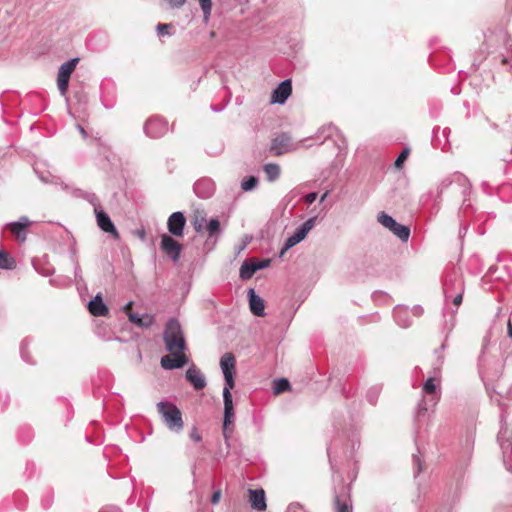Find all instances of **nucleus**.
I'll use <instances>...</instances> for the list:
<instances>
[{
	"instance_id": "obj_24",
	"label": "nucleus",
	"mask_w": 512,
	"mask_h": 512,
	"mask_svg": "<svg viewBox=\"0 0 512 512\" xmlns=\"http://www.w3.org/2000/svg\"><path fill=\"white\" fill-rule=\"evenodd\" d=\"M88 309L93 316H106L109 312L100 294L89 301Z\"/></svg>"
},
{
	"instance_id": "obj_39",
	"label": "nucleus",
	"mask_w": 512,
	"mask_h": 512,
	"mask_svg": "<svg viewBox=\"0 0 512 512\" xmlns=\"http://www.w3.org/2000/svg\"><path fill=\"white\" fill-rule=\"evenodd\" d=\"M28 345H29V341L28 339H24L22 342H21V345H20V354H21V357L23 359V361H25L26 363H29V364H33L34 362L31 361L30 359V355L27 351V348H28Z\"/></svg>"
},
{
	"instance_id": "obj_57",
	"label": "nucleus",
	"mask_w": 512,
	"mask_h": 512,
	"mask_svg": "<svg viewBox=\"0 0 512 512\" xmlns=\"http://www.w3.org/2000/svg\"><path fill=\"white\" fill-rule=\"evenodd\" d=\"M299 192H297L295 189L291 190L289 194L286 196L291 201L294 197L298 196Z\"/></svg>"
},
{
	"instance_id": "obj_13",
	"label": "nucleus",
	"mask_w": 512,
	"mask_h": 512,
	"mask_svg": "<svg viewBox=\"0 0 512 512\" xmlns=\"http://www.w3.org/2000/svg\"><path fill=\"white\" fill-rule=\"evenodd\" d=\"M186 224V218L180 211L172 213L167 221L168 231L177 237L183 236L184 227Z\"/></svg>"
},
{
	"instance_id": "obj_38",
	"label": "nucleus",
	"mask_w": 512,
	"mask_h": 512,
	"mask_svg": "<svg viewBox=\"0 0 512 512\" xmlns=\"http://www.w3.org/2000/svg\"><path fill=\"white\" fill-rule=\"evenodd\" d=\"M409 153H410V149L408 147H405L401 153L398 155V157L396 158L395 160V167L397 169H401L404 165V162L407 160L408 156H409Z\"/></svg>"
},
{
	"instance_id": "obj_19",
	"label": "nucleus",
	"mask_w": 512,
	"mask_h": 512,
	"mask_svg": "<svg viewBox=\"0 0 512 512\" xmlns=\"http://www.w3.org/2000/svg\"><path fill=\"white\" fill-rule=\"evenodd\" d=\"M30 225V220L26 216H22L18 221L6 224V228L17 236L18 239L24 241L26 239L25 229Z\"/></svg>"
},
{
	"instance_id": "obj_40",
	"label": "nucleus",
	"mask_w": 512,
	"mask_h": 512,
	"mask_svg": "<svg viewBox=\"0 0 512 512\" xmlns=\"http://www.w3.org/2000/svg\"><path fill=\"white\" fill-rule=\"evenodd\" d=\"M430 407H433L431 405L430 397L428 399L423 398L417 406V415H425V413L429 410Z\"/></svg>"
},
{
	"instance_id": "obj_53",
	"label": "nucleus",
	"mask_w": 512,
	"mask_h": 512,
	"mask_svg": "<svg viewBox=\"0 0 512 512\" xmlns=\"http://www.w3.org/2000/svg\"><path fill=\"white\" fill-rule=\"evenodd\" d=\"M99 512H122L120 508L116 506L103 507Z\"/></svg>"
},
{
	"instance_id": "obj_34",
	"label": "nucleus",
	"mask_w": 512,
	"mask_h": 512,
	"mask_svg": "<svg viewBox=\"0 0 512 512\" xmlns=\"http://www.w3.org/2000/svg\"><path fill=\"white\" fill-rule=\"evenodd\" d=\"M290 388V382L285 378H279L274 381L273 389L275 394L283 393L285 391L290 390Z\"/></svg>"
},
{
	"instance_id": "obj_27",
	"label": "nucleus",
	"mask_w": 512,
	"mask_h": 512,
	"mask_svg": "<svg viewBox=\"0 0 512 512\" xmlns=\"http://www.w3.org/2000/svg\"><path fill=\"white\" fill-rule=\"evenodd\" d=\"M445 347L446 345L443 343L438 349L434 351L435 360L432 363L430 374L441 377V371L444 364L443 351L445 350Z\"/></svg>"
},
{
	"instance_id": "obj_4",
	"label": "nucleus",
	"mask_w": 512,
	"mask_h": 512,
	"mask_svg": "<svg viewBox=\"0 0 512 512\" xmlns=\"http://www.w3.org/2000/svg\"><path fill=\"white\" fill-rule=\"evenodd\" d=\"M224 418H223V436L227 441L234 429V406L231 391H223Z\"/></svg>"
},
{
	"instance_id": "obj_9",
	"label": "nucleus",
	"mask_w": 512,
	"mask_h": 512,
	"mask_svg": "<svg viewBox=\"0 0 512 512\" xmlns=\"http://www.w3.org/2000/svg\"><path fill=\"white\" fill-rule=\"evenodd\" d=\"M168 131V122L159 117L154 116L149 118L144 124V132L150 138H160Z\"/></svg>"
},
{
	"instance_id": "obj_25",
	"label": "nucleus",
	"mask_w": 512,
	"mask_h": 512,
	"mask_svg": "<svg viewBox=\"0 0 512 512\" xmlns=\"http://www.w3.org/2000/svg\"><path fill=\"white\" fill-rule=\"evenodd\" d=\"M393 316L396 323L402 327L407 328L411 325V317L408 308L403 306H396L393 311Z\"/></svg>"
},
{
	"instance_id": "obj_29",
	"label": "nucleus",
	"mask_w": 512,
	"mask_h": 512,
	"mask_svg": "<svg viewBox=\"0 0 512 512\" xmlns=\"http://www.w3.org/2000/svg\"><path fill=\"white\" fill-rule=\"evenodd\" d=\"M456 293H451L450 290H447L446 294H444L446 301H452V303L458 307L462 303L463 294L465 287L459 281L456 283Z\"/></svg>"
},
{
	"instance_id": "obj_30",
	"label": "nucleus",
	"mask_w": 512,
	"mask_h": 512,
	"mask_svg": "<svg viewBox=\"0 0 512 512\" xmlns=\"http://www.w3.org/2000/svg\"><path fill=\"white\" fill-rule=\"evenodd\" d=\"M498 327L496 324H494L491 329L489 330L488 334L484 338L483 347H482V353L480 356V362L481 364H484L486 361V354L488 353L491 345V340L493 336L498 332Z\"/></svg>"
},
{
	"instance_id": "obj_32",
	"label": "nucleus",
	"mask_w": 512,
	"mask_h": 512,
	"mask_svg": "<svg viewBox=\"0 0 512 512\" xmlns=\"http://www.w3.org/2000/svg\"><path fill=\"white\" fill-rule=\"evenodd\" d=\"M206 230H207L208 236L210 238H213V237L218 238L219 235L221 234L219 220L216 218L210 219L206 225Z\"/></svg>"
},
{
	"instance_id": "obj_64",
	"label": "nucleus",
	"mask_w": 512,
	"mask_h": 512,
	"mask_svg": "<svg viewBox=\"0 0 512 512\" xmlns=\"http://www.w3.org/2000/svg\"><path fill=\"white\" fill-rule=\"evenodd\" d=\"M210 36H211L212 38H213V37H215V32H214V31H212V32L210 33Z\"/></svg>"
},
{
	"instance_id": "obj_14",
	"label": "nucleus",
	"mask_w": 512,
	"mask_h": 512,
	"mask_svg": "<svg viewBox=\"0 0 512 512\" xmlns=\"http://www.w3.org/2000/svg\"><path fill=\"white\" fill-rule=\"evenodd\" d=\"M292 93V82L290 79L283 80L272 92V103L284 104Z\"/></svg>"
},
{
	"instance_id": "obj_58",
	"label": "nucleus",
	"mask_w": 512,
	"mask_h": 512,
	"mask_svg": "<svg viewBox=\"0 0 512 512\" xmlns=\"http://www.w3.org/2000/svg\"><path fill=\"white\" fill-rule=\"evenodd\" d=\"M451 184V182H447V181H443L441 184H440V193L443 191L444 188L448 187L449 185Z\"/></svg>"
},
{
	"instance_id": "obj_3",
	"label": "nucleus",
	"mask_w": 512,
	"mask_h": 512,
	"mask_svg": "<svg viewBox=\"0 0 512 512\" xmlns=\"http://www.w3.org/2000/svg\"><path fill=\"white\" fill-rule=\"evenodd\" d=\"M377 221L390 230L397 238L402 242H407L410 237V228L406 225H402L385 212H380L377 215Z\"/></svg>"
},
{
	"instance_id": "obj_15",
	"label": "nucleus",
	"mask_w": 512,
	"mask_h": 512,
	"mask_svg": "<svg viewBox=\"0 0 512 512\" xmlns=\"http://www.w3.org/2000/svg\"><path fill=\"white\" fill-rule=\"evenodd\" d=\"M174 358L165 355L161 358V366L166 370L181 368L187 363V357L183 352H171Z\"/></svg>"
},
{
	"instance_id": "obj_61",
	"label": "nucleus",
	"mask_w": 512,
	"mask_h": 512,
	"mask_svg": "<svg viewBox=\"0 0 512 512\" xmlns=\"http://www.w3.org/2000/svg\"><path fill=\"white\" fill-rule=\"evenodd\" d=\"M78 129H79V131H80L81 135H82L84 138H86V137H87V133H86L85 129H84L82 126H78Z\"/></svg>"
},
{
	"instance_id": "obj_6",
	"label": "nucleus",
	"mask_w": 512,
	"mask_h": 512,
	"mask_svg": "<svg viewBox=\"0 0 512 512\" xmlns=\"http://www.w3.org/2000/svg\"><path fill=\"white\" fill-rule=\"evenodd\" d=\"M78 61V58L70 59L63 63L59 68L57 75V86L62 96H65L67 94L70 76L72 72L75 70Z\"/></svg>"
},
{
	"instance_id": "obj_10",
	"label": "nucleus",
	"mask_w": 512,
	"mask_h": 512,
	"mask_svg": "<svg viewBox=\"0 0 512 512\" xmlns=\"http://www.w3.org/2000/svg\"><path fill=\"white\" fill-rule=\"evenodd\" d=\"M160 248L173 262H177L179 260L183 249L182 245L178 241L167 234H163L161 236Z\"/></svg>"
},
{
	"instance_id": "obj_46",
	"label": "nucleus",
	"mask_w": 512,
	"mask_h": 512,
	"mask_svg": "<svg viewBox=\"0 0 512 512\" xmlns=\"http://www.w3.org/2000/svg\"><path fill=\"white\" fill-rule=\"evenodd\" d=\"M172 27L171 24H162L159 23L156 27L157 32L160 36L169 35V29Z\"/></svg>"
},
{
	"instance_id": "obj_35",
	"label": "nucleus",
	"mask_w": 512,
	"mask_h": 512,
	"mask_svg": "<svg viewBox=\"0 0 512 512\" xmlns=\"http://www.w3.org/2000/svg\"><path fill=\"white\" fill-rule=\"evenodd\" d=\"M301 241L296 237V235L292 234L291 236H289L285 243H284V246L283 248L281 249L280 253H279V257H283V255L289 250L291 249L292 247H294L295 245H297L298 243H300Z\"/></svg>"
},
{
	"instance_id": "obj_16",
	"label": "nucleus",
	"mask_w": 512,
	"mask_h": 512,
	"mask_svg": "<svg viewBox=\"0 0 512 512\" xmlns=\"http://www.w3.org/2000/svg\"><path fill=\"white\" fill-rule=\"evenodd\" d=\"M193 190L199 198L207 199L214 194L215 185L210 178H201L195 182Z\"/></svg>"
},
{
	"instance_id": "obj_28",
	"label": "nucleus",
	"mask_w": 512,
	"mask_h": 512,
	"mask_svg": "<svg viewBox=\"0 0 512 512\" xmlns=\"http://www.w3.org/2000/svg\"><path fill=\"white\" fill-rule=\"evenodd\" d=\"M316 219L317 217L314 216V217H310L309 219H307L303 224H301L296 230L295 232L293 233L294 235H296V237L302 241L306 236L307 234L313 229V227L315 226L316 224Z\"/></svg>"
},
{
	"instance_id": "obj_5",
	"label": "nucleus",
	"mask_w": 512,
	"mask_h": 512,
	"mask_svg": "<svg viewBox=\"0 0 512 512\" xmlns=\"http://www.w3.org/2000/svg\"><path fill=\"white\" fill-rule=\"evenodd\" d=\"M235 364L236 360L232 353L227 352L221 356L220 366L224 375L223 391H231L235 386Z\"/></svg>"
},
{
	"instance_id": "obj_31",
	"label": "nucleus",
	"mask_w": 512,
	"mask_h": 512,
	"mask_svg": "<svg viewBox=\"0 0 512 512\" xmlns=\"http://www.w3.org/2000/svg\"><path fill=\"white\" fill-rule=\"evenodd\" d=\"M264 173L266 175V179L269 182L276 181L280 176V166L276 163H268L263 167Z\"/></svg>"
},
{
	"instance_id": "obj_37",
	"label": "nucleus",
	"mask_w": 512,
	"mask_h": 512,
	"mask_svg": "<svg viewBox=\"0 0 512 512\" xmlns=\"http://www.w3.org/2000/svg\"><path fill=\"white\" fill-rule=\"evenodd\" d=\"M193 227H194V230L197 232V233H200L202 232L204 229H206V225H207V221H206V218L205 216L201 215V216H195L194 220H193Z\"/></svg>"
},
{
	"instance_id": "obj_8",
	"label": "nucleus",
	"mask_w": 512,
	"mask_h": 512,
	"mask_svg": "<svg viewBox=\"0 0 512 512\" xmlns=\"http://www.w3.org/2000/svg\"><path fill=\"white\" fill-rule=\"evenodd\" d=\"M296 149L297 145L292 143L291 136L288 133L277 135L272 139L270 145V151L275 156H280Z\"/></svg>"
},
{
	"instance_id": "obj_21",
	"label": "nucleus",
	"mask_w": 512,
	"mask_h": 512,
	"mask_svg": "<svg viewBox=\"0 0 512 512\" xmlns=\"http://www.w3.org/2000/svg\"><path fill=\"white\" fill-rule=\"evenodd\" d=\"M251 507L257 511H264L267 508L265 492L263 489H250Z\"/></svg>"
},
{
	"instance_id": "obj_26",
	"label": "nucleus",
	"mask_w": 512,
	"mask_h": 512,
	"mask_svg": "<svg viewBox=\"0 0 512 512\" xmlns=\"http://www.w3.org/2000/svg\"><path fill=\"white\" fill-rule=\"evenodd\" d=\"M458 281L464 285L463 277L458 271L454 270L452 273L448 274L443 285L444 294L448 292L447 290H450L451 293H456V283H458Z\"/></svg>"
},
{
	"instance_id": "obj_48",
	"label": "nucleus",
	"mask_w": 512,
	"mask_h": 512,
	"mask_svg": "<svg viewBox=\"0 0 512 512\" xmlns=\"http://www.w3.org/2000/svg\"><path fill=\"white\" fill-rule=\"evenodd\" d=\"M190 438L195 442H200L202 440V436L200 435L196 427H193V429L191 430Z\"/></svg>"
},
{
	"instance_id": "obj_7",
	"label": "nucleus",
	"mask_w": 512,
	"mask_h": 512,
	"mask_svg": "<svg viewBox=\"0 0 512 512\" xmlns=\"http://www.w3.org/2000/svg\"><path fill=\"white\" fill-rule=\"evenodd\" d=\"M499 406L501 409L500 413V431L498 433V442L503 450V453L506 452H512V428L509 429L508 424L506 422L507 416H506V410L502 406V404L499 402Z\"/></svg>"
},
{
	"instance_id": "obj_20",
	"label": "nucleus",
	"mask_w": 512,
	"mask_h": 512,
	"mask_svg": "<svg viewBox=\"0 0 512 512\" xmlns=\"http://www.w3.org/2000/svg\"><path fill=\"white\" fill-rule=\"evenodd\" d=\"M249 306L251 312L258 317L264 316L265 305L263 299L255 293L253 288L248 290Z\"/></svg>"
},
{
	"instance_id": "obj_33",
	"label": "nucleus",
	"mask_w": 512,
	"mask_h": 512,
	"mask_svg": "<svg viewBox=\"0 0 512 512\" xmlns=\"http://www.w3.org/2000/svg\"><path fill=\"white\" fill-rule=\"evenodd\" d=\"M15 266V260L7 252L0 250V269L11 270Z\"/></svg>"
},
{
	"instance_id": "obj_43",
	"label": "nucleus",
	"mask_w": 512,
	"mask_h": 512,
	"mask_svg": "<svg viewBox=\"0 0 512 512\" xmlns=\"http://www.w3.org/2000/svg\"><path fill=\"white\" fill-rule=\"evenodd\" d=\"M414 473L417 476L423 469V463L419 455H413Z\"/></svg>"
},
{
	"instance_id": "obj_49",
	"label": "nucleus",
	"mask_w": 512,
	"mask_h": 512,
	"mask_svg": "<svg viewBox=\"0 0 512 512\" xmlns=\"http://www.w3.org/2000/svg\"><path fill=\"white\" fill-rule=\"evenodd\" d=\"M317 196L316 192H310L304 196V201L307 204H312L316 200Z\"/></svg>"
},
{
	"instance_id": "obj_62",
	"label": "nucleus",
	"mask_w": 512,
	"mask_h": 512,
	"mask_svg": "<svg viewBox=\"0 0 512 512\" xmlns=\"http://www.w3.org/2000/svg\"><path fill=\"white\" fill-rule=\"evenodd\" d=\"M39 177H40V179H41L43 182H45V183L49 182L48 177L44 176L43 174H41Z\"/></svg>"
},
{
	"instance_id": "obj_1",
	"label": "nucleus",
	"mask_w": 512,
	"mask_h": 512,
	"mask_svg": "<svg viewBox=\"0 0 512 512\" xmlns=\"http://www.w3.org/2000/svg\"><path fill=\"white\" fill-rule=\"evenodd\" d=\"M164 425L174 433H180L184 428V421L180 409L170 401H160L156 404Z\"/></svg>"
},
{
	"instance_id": "obj_12",
	"label": "nucleus",
	"mask_w": 512,
	"mask_h": 512,
	"mask_svg": "<svg viewBox=\"0 0 512 512\" xmlns=\"http://www.w3.org/2000/svg\"><path fill=\"white\" fill-rule=\"evenodd\" d=\"M270 265L269 259H264L261 261H244L240 267V278L243 280H248L252 278L255 272L260 269H264Z\"/></svg>"
},
{
	"instance_id": "obj_47",
	"label": "nucleus",
	"mask_w": 512,
	"mask_h": 512,
	"mask_svg": "<svg viewBox=\"0 0 512 512\" xmlns=\"http://www.w3.org/2000/svg\"><path fill=\"white\" fill-rule=\"evenodd\" d=\"M169 8L171 9H179L181 8L185 3H186V0H164Z\"/></svg>"
},
{
	"instance_id": "obj_22",
	"label": "nucleus",
	"mask_w": 512,
	"mask_h": 512,
	"mask_svg": "<svg viewBox=\"0 0 512 512\" xmlns=\"http://www.w3.org/2000/svg\"><path fill=\"white\" fill-rule=\"evenodd\" d=\"M128 318L131 323L136 325L139 328H148L151 327L155 322V317L152 314L144 313L137 314L133 312L128 313Z\"/></svg>"
},
{
	"instance_id": "obj_42",
	"label": "nucleus",
	"mask_w": 512,
	"mask_h": 512,
	"mask_svg": "<svg viewBox=\"0 0 512 512\" xmlns=\"http://www.w3.org/2000/svg\"><path fill=\"white\" fill-rule=\"evenodd\" d=\"M199 3L204 14V19L207 21L211 13L212 0H199Z\"/></svg>"
},
{
	"instance_id": "obj_17",
	"label": "nucleus",
	"mask_w": 512,
	"mask_h": 512,
	"mask_svg": "<svg viewBox=\"0 0 512 512\" xmlns=\"http://www.w3.org/2000/svg\"><path fill=\"white\" fill-rule=\"evenodd\" d=\"M97 225L106 233L112 234L115 238L119 237L118 231L111 221L109 215L101 209H96Z\"/></svg>"
},
{
	"instance_id": "obj_51",
	"label": "nucleus",
	"mask_w": 512,
	"mask_h": 512,
	"mask_svg": "<svg viewBox=\"0 0 512 512\" xmlns=\"http://www.w3.org/2000/svg\"><path fill=\"white\" fill-rule=\"evenodd\" d=\"M73 261L75 263V268H74V270H75V277L76 278H81V268H80V265H79L75 255L73 256Z\"/></svg>"
},
{
	"instance_id": "obj_44",
	"label": "nucleus",
	"mask_w": 512,
	"mask_h": 512,
	"mask_svg": "<svg viewBox=\"0 0 512 512\" xmlns=\"http://www.w3.org/2000/svg\"><path fill=\"white\" fill-rule=\"evenodd\" d=\"M498 349L502 356H504L505 354H509L510 351H512V342L507 343V341L504 340L500 342Z\"/></svg>"
},
{
	"instance_id": "obj_45",
	"label": "nucleus",
	"mask_w": 512,
	"mask_h": 512,
	"mask_svg": "<svg viewBox=\"0 0 512 512\" xmlns=\"http://www.w3.org/2000/svg\"><path fill=\"white\" fill-rule=\"evenodd\" d=\"M85 199L93 205L95 211L99 209V200L94 193H86Z\"/></svg>"
},
{
	"instance_id": "obj_56",
	"label": "nucleus",
	"mask_w": 512,
	"mask_h": 512,
	"mask_svg": "<svg viewBox=\"0 0 512 512\" xmlns=\"http://www.w3.org/2000/svg\"><path fill=\"white\" fill-rule=\"evenodd\" d=\"M8 401L7 395H0V406L3 408Z\"/></svg>"
},
{
	"instance_id": "obj_11",
	"label": "nucleus",
	"mask_w": 512,
	"mask_h": 512,
	"mask_svg": "<svg viewBox=\"0 0 512 512\" xmlns=\"http://www.w3.org/2000/svg\"><path fill=\"white\" fill-rule=\"evenodd\" d=\"M441 377L431 374L422 387L424 395L430 397L431 405L435 406L440 399Z\"/></svg>"
},
{
	"instance_id": "obj_63",
	"label": "nucleus",
	"mask_w": 512,
	"mask_h": 512,
	"mask_svg": "<svg viewBox=\"0 0 512 512\" xmlns=\"http://www.w3.org/2000/svg\"><path fill=\"white\" fill-rule=\"evenodd\" d=\"M131 305H132V303H131V302H129V303H127V304H126V306H125L124 308H125V309H128V308H130V307H131Z\"/></svg>"
},
{
	"instance_id": "obj_36",
	"label": "nucleus",
	"mask_w": 512,
	"mask_h": 512,
	"mask_svg": "<svg viewBox=\"0 0 512 512\" xmlns=\"http://www.w3.org/2000/svg\"><path fill=\"white\" fill-rule=\"evenodd\" d=\"M258 184V178L255 176H249L241 182V188L244 191H251Z\"/></svg>"
},
{
	"instance_id": "obj_41",
	"label": "nucleus",
	"mask_w": 512,
	"mask_h": 512,
	"mask_svg": "<svg viewBox=\"0 0 512 512\" xmlns=\"http://www.w3.org/2000/svg\"><path fill=\"white\" fill-rule=\"evenodd\" d=\"M380 391L381 387L379 386L371 387L367 392V400L374 405L378 399Z\"/></svg>"
},
{
	"instance_id": "obj_54",
	"label": "nucleus",
	"mask_w": 512,
	"mask_h": 512,
	"mask_svg": "<svg viewBox=\"0 0 512 512\" xmlns=\"http://www.w3.org/2000/svg\"><path fill=\"white\" fill-rule=\"evenodd\" d=\"M506 326H507V338L512 339V323H511L510 318L507 320Z\"/></svg>"
},
{
	"instance_id": "obj_60",
	"label": "nucleus",
	"mask_w": 512,
	"mask_h": 512,
	"mask_svg": "<svg viewBox=\"0 0 512 512\" xmlns=\"http://www.w3.org/2000/svg\"><path fill=\"white\" fill-rule=\"evenodd\" d=\"M328 195H329V191H326L324 194H322L320 197V203H323L326 200V198L328 197Z\"/></svg>"
},
{
	"instance_id": "obj_50",
	"label": "nucleus",
	"mask_w": 512,
	"mask_h": 512,
	"mask_svg": "<svg viewBox=\"0 0 512 512\" xmlns=\"http://www.w3.org/2000/svg\"><path fill=\"white\" fill-rule=\"evenodd\" d=\"M220 497H221V491L220 490H217L215 491L213 494H212V497H211V503L213 505H216L219 503L220 501Z\"/></svg>"
},
{
	"instance_id": "obj_23",
	"label": "nucleus",
	"mask_w": 512,
	"mask_h": 512,
	"mask_svg": "<svg viewBox=\"0 0 512 512\" xmlns=\"http://www.w3.org/2000/svg\"><path fill=\"white\" fill-rule=\"evenodd\" d=\"M334 506L336 512H349L352 508L351 502L345 487H342L340 493H335Z\"/></svg>"
},
{
	"instance_id": "obj_55",
	"label": "nucleus",
	"mask_w": 512,
	"mask_h": 512,
	"mask_svg": "<svg viewBox=\"0 0 512 512\" xmlns=\"http://www.w3.org/2000/svg\"><path fill=\"white\" fill-rule=\"evenodd\" d=\"M413 313H414V315H416V316H420V315H422V313H423V308H422V307H420V306H415V307L413 308Z\"/></svg>"
},
{
	"instance_id": "obj_59",
	"label": "nucleus",
	"mask_w": 512,
	"mask_h": 512,
	"mask_svg": "<svg viewBox=\"0 0 512 512\" xmlns=\"http://www.w3.org/2000/svg\"><path fill=\"white\" fill-rule=\"evenodd\" d=\"M138 236L140 237V239L144 240L145 239V236H146V233H145V230H139L137 232Z\"/></svg>"
},
{
	"instance_id": "obj_18",
	"label": "nucleus",
	"mask_w": 512,
	"mask_h": 512,
	"mask_svg": "<svg viewBox=\"0 0 512 512\" xmlns=\"http://www.w3.org/2000/svg\"><path fill=\"white\" fill-rule=\"evenodd\" d=\"M186 379L194 387L195 390H202L207 384L205 376L195 366L188 368L186 371Z\"/></svg>"
},
{
	"instance_id": "obj_2",
	"label": "nucleus",
	"mask_w": 512,
	"mask_h": 512,
	"mask_svg": "<svg viewBox=\"0 0 512 512\" xmlns=\"http://www.w3.org/2000/svg\"><path fill=\"white\" fill-rule=\"evenodd\" d=\"M166 349L169 352H183L186 349L185 338L179 321L171 318L167 321L163 333Z\"/></svg>"
},
{
	"instance_id": "obj_52",
	"label": "nucleus",
	"mask_w": 512,
	"mask_h": 512,
	"mask_svg": "<svg viewBox=\"0 0 512 512\" xmlns=\"http://www.w3.org/2000/svg\"><path fill=\"white\" fill-rule=\"evenodd\" d=\"M334 131H336V128H335L334 126H332V125H329L328 127H324V128L322 129V132H323V133H324V132H327V134H326L325 138H329V137H331V136L333 135Z\"/></svg>"
}]
</instances>
